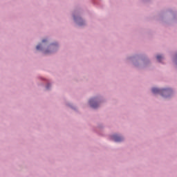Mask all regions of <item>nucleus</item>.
<instances>
[{
  "label": "nucleus",
  "instance_id": "obj_1",
  "mask_svg": "<svg viewBox=\"0 0 177 177\" xmlns=\"http://www.w3.org/2000/svg\"><path fill=\"white\" fill-rule=\"evenodd\" d=\"M153 93H162V95H168L169 93V89H158L157 88H152Z\"/></svg>",
  "mask_w": 177,
  "mask_h": 177
},
{
  "label": "nucleus",
  "instance_id": "obj_5",
  "mask_svg": "<svg viewBox=\"0 0 177 177\" xmlns=\"http://www.w3.org/2000/svg\"><path fill=\"white\" fill-rule=\"evenodd\" d=\"M36 49H37V50H39L41 49V46H40V44H39V45L37 46Z\"/></svg>",
  "mask_w": 177,
  "mask_h": 177
},
{
  "label": "nucleus",
  "instance_id": "obj_4",
  "mask_svg": "<svg viewBox=\"0 0 177 177\" xmlns=\"http://www.w3.org/2000/svg\"><path fill=\"white\" fill-rule=\"evenodd\" d=\"M156 59L157 60H158V62H161V60L162 59V56L157 55Z\"/></svg>",
  "mask_w": 177,
  "mask_h": 177
},
{
  "label": "nucleus",
  "instance_id": "obj_2",
  "mask_svg": "<svg viewBox=\"0 0 177 177\" xmlns=\"http://www.w3.org/2000/svg\"><path fill=\"white\" fill-rule=\"evenodd\" d=\"M89 104L93 109H96L97 107V103L95 102V99L93 98L90 100Z\"/></svg>",
  "mask_w": 177,
  "mask_h": 177
},
{
  "label": "nucleus",
  "instance_id": "obj_6",
  "mask_svg": "<svg viewBox=\"0 0 177 177\" xmlns=\"http://www.w3.org/2000/svg\"><path fill=\"white\" fill-rule=\"evenodd\" d=\"M42 42H46V39H43Z\"/></svg>",
  "mask_w": 177,
  "mask_h": 177
},
{
  "label": "nucleus",
  "instance_id": "obj_3",
  "mask_svg": "<svg viewBox=\"0 0 177 177\" xmlns=\"http://www.w3.org/2000/svg\"><path fill=\"white\" fill-rule=\"evenodd\" d=\"M111 138L115 142H122V140H123V138L118 136V135H113Z\"/></svg>",
  "mask_w": 177,
  "mask_h": 177
},
{
  "label": "nucleus",
  "instance_id": "obj_7",
  "mask_svg": "<svg viewBox=\"0 0 177 177\" xmlns=\"http://www.w3.org/2000/svg\"><path fill=\"white\" fill-rule=\"evenodd\" d=\"M46 88H47V89H48V88H49V87H48V86H46Z\"/></svg>",
  "mask_w": 177,
  "mask_h": 177
}]
</instances>
